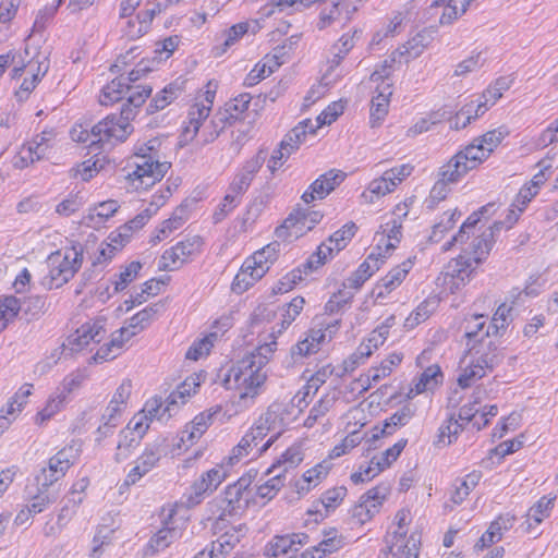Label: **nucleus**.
<instances>
[{
	"instance_id": "obj_19",
	"label": "nucleus",
	"mask_w": 558,
	"mask_h": 558,
	"mask_svg": "<svg viewBox=\"0 0 558 558\" xmlns=\"http://www.w3.org/2000/svg\"><path fill=\"white\" fill-rule=\"evenodd\" d=\"M278 255L279 243L270 242L247 256L241 266L246 269L256 281H259L277 260Z\"/></svg>"
},
{
	"instance_id": "obj_50",
	"label": "nucleus",
	"mask_w": 558,
	"mask_h": 558,
	"mask_svg": "<svg viewBox=\"0 0 558 558\" xmlns=\"http://www.w3.org/2000/svg\"><path fill=\"white\" fill-rule=\"evenodd\" d=\"M22 302L14 295L0 296V331L5 330L20 315Z\"/></svg>"
},
{
	"instance_id": "obj_36",
	"label": "nucleus",
	"mask_w": 558,
	"mask_h": 558,
	"mask_svg": "<svg viewBox=\"0 0 558 558\" xmlns=\"http://www.w3.org/2000/svg\"><path fill=\"white\" fill-rule=\"evenodd\" d=\"M284 474H277L263 483L254 482V494L257 501V509L265 507L274 500L284 486Z\"/></svg>"
},
{
	"instance_id": "obj_15",
	"label": "nucleus",
	"mask_w": 558,
	"mask_h": 558,
	"mask_svg": "<svg viewBox=\"0 0 558 558\" xmlns=\"http://www.w3.org/2000/svg\"><path fill=\"white\" fill-rule=\"evenodd\" d=\"M323 219L318 210L295 208L283 222L276 228V236L284 242H292L313 230Z\"/></svg>"
},
{
	"instance_id": "obj_20",
	"label": "nucleus",
	"mask_w": 558,
	"mask_h": 558,
	"mask_svg": "<svg viewBox=\"0 0 558 558\" xmlns=\"http://www.w3.org/2000/svg\"><path fill=\"white\" fill-rule=\"evenodd\" d=\"M283 64V52L281 49H274L264 54L247 72L243 80L245 87H254L262 81L274 74Z\"/></svg>"
},
{
	"instance_id": "obj_2",
	"label": "nucleus",
	"mask_w": 558,
	"mask_h": 558,
	"mask_svg": "<svg viewBox=\"0 0 558 558\" xmlns=\"http://www.w3.org/2000/svg\"><path fill=\"white\" fill-rule=\"evenodd\" d=\"M108 338L105 317H94L82 323L66 338V345L74 352H94L93 359L97 363L113 360L120 354L123 339Z\"/></svg>"
},
{
	"instance_id": "obj_44",
	"label": "nucleus",
	"mask_w": 558,
	"mask_h": 558,
	"mask_svg": "<svg viewBox=\"0 0 558 558\" xmlns=\"http://www.w3.org/2000/svg\"><path fill=\"white\" fill-rule=\"evenodd\" d=\"M132 387V380L129 378L123 379L117 387L106 408L109 420L120 415L126 409L128 401L131 397Z\"/></svg>"
},
{
	"instance_id": "obj_43",
	"label": "nucleus",
	"mask_w": 558,
	"mask_h": 558,
	"mask_svg": "<svg viewBox=\"0 0 558 558\" xmlns=\"http://www.w3.org/2000/svg\"><path fill=\"white\" fill-rule=\"evenodd\" d=\"M252 101V95L250 93L243 92L231 99H229L225 104V120L229 124H233L235 122L242 121L245 117V113L248 110L250 104Z\"/></svg>"
},
{
	"instance_id": "obj_31",
	"label": "nucleus",
	"mask_w": 558,
	"mask_h": 558,
	"mask_svg": "<svg viewBox=\"0 0 558 558\" xmlns=\"http://www.w3.org/2000/svg\"><path fill=\"white\" fill-rule=\"evenodd\" d=\"M221 410L220 405H215L196 414L182 428V432L186 435V439L192 440L193 444L196 445L213 424L214 417L219 414Z\"/></svg>"
},
{
	"instance_id": "obj_4",
	"label": "nucleus",
	"mask_w": 558,
	"mask_h": 558,
	"mask_svg": "<svg viewBox=\"0 0 558 558\" xmlns=\"http://www.w3.org/2000/svg\"><path fill=\"white\" fill-rule=\"evenodd\" d=\"M218 88L219 82L217 80H208L192 98L186 118L181 125L179 136L181 145L191 143L197 136L199 129L210 116Z\"/></svg>"
},
{
	"instance_id": "obj_26",
	"label": "nucleus",
	"mask_w": 558,
	"mask_h": 558,
	"mask_svg": "<svg viewBox=\"0 0 558 558\" xmlns=\"http://www.w3.org/2000/svg\"><path fill=\"white\" fill-rule=\"evenodd\" d=\"M384 504V489L377 485L366 490L354 507L353 517L361 523L372 520L379 514Z\"/></svg>"
},
{
	"instance_id": "obj_42",
	"label": "nucleus",
	"mask_w": 558,
	"mask_h": 558,
	"mask_svg": "<svg viewBox=\"0 0 558 558\" xmlns=\"http://www.w3.org/2000/svg\"><path fill=\"white\" fill-rule=\"evenodd\" d=\"M143 266L140 260H131L121 265L111 281L113 291L122 292L126 290L141 276Z\"/></svg>"
},
{
	"instance_id": "obj_30",
	"label": "nucleus",
	"mask_w": 558,
	"mask_h": 558,
	"mask_svg": "<svg viewBox=\"0 0 558 558\" xmlns=\"http://www.w3.org/2000/svg\"><path fill=\"white\" fill-rule=\"evenodd\" d=\"M469 353L471 355L469 363L472 366H481L484 375H486L487 372H492L501 362L498 348L490 340L486 343H482L478 348L476 344H472Z\"/></svg>"
},
{
	"instance_id": "obj_40",
	"label": "nucleus",
	"mask_w": 558,
	"mask_h": 558,
	"mask_svg": "<svg viewBox=\"0 0 558 558\" xmlns=\"http://www.w3.org/2000/svg\"><path fill=\"white\" fill-rule=\"evenodd\" d=\"M395 542L389 546L386 558H418L417 539L411 535L405 537V532H395Z\"/></svg>"
},
{
	"instance_id": "obj_51",
	"label": "nucleus",
	"mask_w": 558,
	"mask_h": 558,
	"mask_svg": "<svg viewBox=\"0 0 558 558\" xmlns=\"http://www.w3.org/2000/svg\"><path fill=\"white\" fill-rule=\"evenodd\" d=\"M482 478L480 471H473L465 477L457 480L454 483V490L451 495V501L456 505L462 504L470 493L477 486Z\"/></svg>"
},
{
	"instance_id": "obj_41",
	"label": "nucleus",
	"mask_w": 558,
	"mask_h": 558,
	"mask_svg": "<svg viewBox=\"0 0 558 558\" xmlns=\"http://www.w3.org/2000/svg\"><path fill=\"white\" fill-rule=\"evenodd\" d=\"M442 378L444 375L439 365L434 364L428 366L414 383V387L409 389V392L405 395V399H411L413 396L434 389L436 386L441 384Z\"/></svg>"
},
{
	"instance_id": "obj_5",
	"label": "nucleus",
	"mask_w": 558,
	"mask_h": 558,
	"mask_svg": "<svg viewBox=\"0 0 558 558\" xmlns=\"http://www.w3.org/2000/svg\"><path fill=\"white\" fill-rule=\"evenodd\" d=\"M258 476V470L255 468L245 471L236 481L228 484L223 489V508L219 520L227 517L242 514L250 508L257 509V501L254 494V482Z\"/></svg>"
},
{
	"instance_id": "obj_64",
	"label": "nucleus",
	"mask_w": 558,
	"mask_h": 558,
	"mask_svg": "<svg viewBox=\"0 0 558 558\" xmlns=\"http://www.w3.org/2000/svg\"><path fill=\"white\" fill-rule=\"evenodd\" d=\"M470 171V167L463 162L456 154L446 165H444L438 172V177L450 183L458 182L463 175Z\"/></svg>"
},
{
	"instance_id": "obj_13",
	"label": "nucleus",
	"mask_w": 558,
	"mask_h": 558,
	"mask_svg": "<svg viewBox=\"0 0 558 558\" xmlns=\"http://www.w3.org/2000/svg\"><path fill=\"white\" fill-rule=\"evenodd\" d=\"M357 231V226L349 221L335 231L325 242L320 243L316 251L308 257L305 268L316 270L332 259L340 251L345 248Z\"/></svg>"
},
{
	"instance_id": "obj_32",
	"label": "nucleus",
	"mask_w": 558,
	"mask_h": 558,
	"mask_svg": "<svg viewBox=\"0 0 558 558\" xmlns=\"http://www.w3.org/2000/svg\"><path fill=\"white\" fill-rule=\"evenodd\" d=\"M221 410L220 405H215L196 414L182 428V432L186 435V439L192 440L193 444L196 445L213 424L214 417L219 414Z\"/></svg>"
},
{
	"instance_id": "obj_34",
	"label": "nucleus",
	"mask_w": 558,
	"mask_h": 558,
	"mask_svg": "<svg viewBox=\"0 0 558 558\" xmlns=\"http://www.w3.org/2000/svg\"><path fill=\"white\" fill-rule=\"evenodd\" d=\"M206 373L204 371L195 372L187 377L173 390L167 398V409L171 405L185 404L195 396L204 383Z\"/></svg>"
},
{
	"instance_id": "obj_48",
	"label": "nucleus",
	"mask_w": 558,
	"mask_h": 558,
	"mask_svg": "<svg viewBox=\"0 0 558 558\" xmlns=\"http://www.w3.org/2000/svg\"><path fill=\"white\" fill-rule=\"evenodd\" d=\"M356 31L352 33H345L341 35V37L333 44L331 47V58L327 60V65L329 71H333L343 59L349 54V52L354 47V37Z\"/></svg>"
},
{
	"instance_id": "obj_17",
	"label": "nucleus",
	"mask_w": 558,
	"mask_h": 558,
	"mask_svg": "<svg viewBox=\"0 0 558 558\" xmlns=\"http://www.w3.org/2000/svg\"><path fill=\"white\" fill-rule=\"evenodd\" d=\"M161 407V397H153L147 400L144 409L133 415L125 428L121 430V436L124 440H128L129 436H132V445H140L153 418L158 416Z\"/></svg>"
},
{
	"instance_id": "obj_6",
	"label": "nucleus",
	"mask_w": 558,
	"mask_h": 558,
	"mask_svg": "<svg viewBox=\"0 0 558 558\" xmlns=\"http://www.w3.org/2000/svg\"><path fill=\"white\" fill-rule=\"evenodd\" d=\"M48 70L49 64L46 58L36 56L25 60L17 52V59L10 72V77L16 85L13 93L14 97L19 101L27 100Z\"/></svg>"
},
{
	"instance_id": "obj_9",
	"label": "nucleus",
	"mask_w": 558,
	"mask_h": 558,
	"mask_svg": "<svg viewBox=\"0 0 558 558\" xmlns=\"http://www.w3.org/2000/svg\"><path fill=\"white\" fill-rule=\"evenodd\" d=\"M178 508L177 502L162 508V512L167 511V515L162 520L161 527L153 534L143 547L144 557H151L163 551L183 536L189 520L186 518H178Z\"/></svg>"
},
{
	"instance_id": "obj_35",
	"label": "nucleus",
	"mask_w": 558,
	"mask_h": 558,
	"mask_svg": "<svg viewBox=\"0 0 558 558\" xmlns=\"http://www.w3.org/2000/svg\"><path fill=\"white\" fill-rule=\"evenodd\" d=\"M160 9H147L138 12L135 16L126 17L128 21L122 28V34L130 40H136L146 35L150 29L156 14Z\"/></svg>"
},
{
	"instance_id": "obj_53",
	"label": "nucleus",
	"mask_w": 558,
	"mask_h": 558,
	"mask_svg": "<svg viewBox=\"0 0 558 558\" xmlns=\"http://www.w3.org/2000/svg\"><path fill=\"white\" fill-rule=\"evenodd\" d=\"M311 271L308 268L296 267L284 274L272 287V294H286L292 291L300 282L303 281L304 275Z\"/></svg>"
},
{
	"instance_id": "obj_7",
	"label": "nucleus",
	"mask_w": 558,
	"mask_h": 558,
	"mask_svg": "<svg viewBox=\"0 0 558 558\" xmlns=\"http://www.w3.org/2000/svg\"><path fill=\"white\" fill-rule=\"evenodd\" d=\"M270 427L267 421L258 420L241 437L238 444L231 449L227 457V465L233 466L241 462H247L259 458L275 442V437L267 439L262 446L264 439L269 434Z\"/></svg>"
},
{
	"instance_id": "obj_52",
	"label": "nucleus",
	"mask_w": 558,
	"mask_h": 558,
	"mask_svg": "<svg viewBox=\"0 0 558 558\" xmlns=\"http://www.w3.org/2000/svg\"><path fill=\"white\" fill-rule=\"evenodd\" d=\"M34 385L26 383L23 384L15 393L9 400L5 408V415L11 418H15L25 408L28 402L29 396L33 393Z\"/></svg>"
},
{
	"instance_id": "obj_3",
	"label": "nucleus",
	"mask_w": 558,
	"mask_h": 558,
	"mask_svg": "<svg viewBox=\"0 0 558 558\" xmlns=\"http://www.w3.org/2000/svg\"><path fill=\"white\" fill-rule=\"evenodd\" d=\"M83 260V244L76 240H70L65 246L47 256V274L43 278V286L49 290L63 287L80 271Z\"/></svg>"
},
{
	"instance_id": "obj_29",
	"label": "nucleus",
	"mask_w": 558,
	"mask_h": 558,
	"mask_svg": "<svg viewBox=\"0 0 558 558\" xmlns=\"http://www.w3.org/2000/svg\"><path fill=\"white\" fill-rule=\"evenodd\" d=\"M135 82L128 75L121 74L108 82L99 93V104L105 107H111L128 95L133 88Z\"/></svg>"
},
{
	"instance_id": "obj_8",
	"label": "nucleus",
	"mask_w": 558,
	"mask_h": 558,
	"mask_svg": "<svg viewBox=\"0 0 558 558\" xmlns=\"http://www.w3.org/2000/svg\"><path fill=\"white\" fill-rule=\"evenodd\" d=\"M136 112L130 106H122L119 112L110 113L92 126V144H117L133 133L132 121Z\"/></svg>"
},
{
	"instance_id": "obj_11",
	"label": "nucleus",
	"mask_w": 558,
	"mask_h": 558,
	"mask_svg": "<svg viewBox=\"0 0 558 558\" xmlns=\"http://www.w3.org/2000/svg\"><path fill=\"white\" fill-rule=\"evenodd\" d=\"M204 241L201 236L185 238L172 246L166 248L158 258L157 268L159 271L172 272L182 268L201 255Z\"/></svg>"
},
{
	"instance_id": "obj_58",
	"label": "nucleus",
	"mask_w": 558,
	"mask_h": 558,
	"mask_svg": "<svg viewBox=\"0 0 558 558\" xmlns=\"http://www.w3.org/2000/svg\"><path fill=\"white\" fill-rule=\"evenodd\" d=\"M349 105L348 98H340L331 101L322 112L316 117L317 126L331 125L336 122L347 110Z\"/></svg>"
},
{
	"instance_id": "obj_60",
	"label": "nucleus",
	"mask_w": 558,
	"mask_h": 558,
	"mask_svg": "<svg viewBox=\"0 0 558 558\" xmlns=\"http://www.w3.org/2000/svg\"><path fill=\"white\" fill-rule=\"evenodd\" d=\"M497 230L494 226L486 229L480 236L473 242L474 256L473 260L475 264H480L490 252L494 243Z\"/></svg>"
},
{
	"instance_id": "obj_33",
	"label": "nucleus",
	"mask_w": 558,
	"mask_h": 558,
	"mask_svg": "<svg viewBox=\"0 0 558 558\" xmlns=\"http://www.w3.org/2000/svg\"><path fill=\"white\" fill-rule=\"evenodd\" d=\"M221 410L220 405H215L196 414L182 428V432L186 435V439L192 440L193 444L196 445L213 424L214 417L219 414Z\"/></svg>"
},
{
	"instance_id": "obj_49",
	"label": "nucleus",
	"mask_w": 558,
	"mask_h": 558,
	"mask_svg": "<svg viewBox=\"0 0 558 558\" xmlns=\"http://www.w3.org/2000/svg\"><path fill=\"white\" fill-rule=\"evenodd\" d=\"M470 4V0H433L432 3L434 7L444 5V12L439 19V22L442 25L451 24L463 15Z\"/></svg>"
},
{
	"instance_id": "obj_18",
	"label": "nucleus",
	"mask_w": 558,
	"mask_h": 558,
	"mask_svg": "<svg viewBox=\"0 0 558 558\" xmlns=\"http://www.w3.org/2000/svg\"><path fill=\"white\" fill-rule=\"evenodd\" d=\"M331 469L332 464L327 459L307 468L298 478L291 482L290 488L292 493L298 498L305 497L326 481Z\"/></svg>"
},
{
	"instance_id": "obj_45",
	"label": "nucleus",
	"mask_w": 558,
	"mask_h": 558,
	"mask_svg": "<svg viewBox=\"0 0 558 558\" xmlns=\"http://www.w3.org/2000/svg\"><path fill=\"white\" fill-rule=\"evenodd\" d=\"M384 456H373L366 464H361L359 469L351 473L350 481L355 484H364L373 481L384 470Z\"/></svg>"
},
{
	"instance_id": "obj_25",
	"label": "nucleus",
	"mask_w": 558,
	"mask_h": 558,
	"mask_svg": "<svg viewBox=\"0 0 558 558\" xmlns=\"http://www.w3.org/2000/svg\"><path fill=\"white\" fill-rule=\"evenodd\" d=\"M322 536V541L303 550L300 558H326L340 550L344 545V538L336 527L324 529Z\"/></svg>"
},
{
	"instance_id": "obj_1",
	"label": "nucleus",
	"mask_w": 558,
	"mask_h": 558,
	"mask_svg": "<svg viewBox=\"0 0 558 558\" xmlns=\"http://www.w3.org/2000/svg\"><path fill=\"white\" fill-rule=\"evenodd\" d=\"M277 349V336L271 332L268 341L259 342L227 371L222 379L223 387L232 391L240 407L248 408L253 405L266 390L269 377L267 365L272 360Z\"/></svg>"
},
{
	"instance_id": "obj_22",
	"label": "nucleus",
	"mask_w": 558,
	"mask_h": 558,
	"mask_svg": "<svg viewBox=\"0 0 558 558\" xmlns=\"http://www.w3.org/2000/svg\"><path fill=\"white\" fill-rule=\"evenodd\" d=\"M308 542L310 536L304 532L275 535L266 543L264 555L269 558H278L291 551H296Z\"/></svg>"
},
{
	"instance_id": "obj_59",
	"label": "nucleus",
	"mask_w": 558,
	"mask_h": 558,
	"mask_svg": "<svg viewBox=\"0 0 558 558\" xmlns=\"http://www.w3.org/2000/svg\"><path fill=\"white\" fill-rule=\"evenodd\" d=\"M362 439L363 437L360 432H350L328 451V456L326 459L330 462V460H335L345 454H349L354 448H356L362 442Z\"/></svg>"
},
{
	"instance_id": "obj_39",
	"label": "nucleus",
	"mask_w": 558,
	"mask_h": 558,
	"mask_svg": "<svg viewBox=\"0 0 558 558\" xmlns=\"http://www.w3.org/2000/svg\"><path fill=\"white\" fill-rule=\"evenodd\" d=\"M108 163L105 155L96 154L90 158L76 163L70 171L71 177L75 180L88 182L95 178Z\"/></svg>"
},
{
	"instance_id": "obj_37",
	"label": "nucleus",
	"mask_w": 558,
	"mask_h": 558,
	"mask_svg": "<svg viewBox=\"0 0 558 558\" xmlns=\"http://www.w3.org/2000/svg\"><path fill=\"white\" fill-rule=\"evenodd\" d=\"M304 460V453L300 445H292L282 451L265 471V475L272 474L276 470H282L284 474L298 468Z\"/></svg>"
},
{
	"instance_id": "obj_54",
	"label": "nucleus",
	"mask_w": 558,
	"mask_h": 558,
	"mask_svg": "<svg viewBox=\"0 0 558 558\" xmlns=\"http://www.w3.org/2000/svg\"><path fill=\"white\" fill-rule=\"evenodd\" d=\"M305 304V299L302 295H296L282 306L279 333L288 329L295 322L303 312Z\"/></svg>"
},
{
	"instance_id": "obj_55",
	"label": "nucleus",
	"mask_w": 558,
	"mask_h": 558,
	"mask_svg": "<svg viewBox=\"0 0 558 558\" xmlns=\"http://www.w3.org/2000/svg\"><path fill=\"white\" fill-rule=\"evenodd\" d=\"M433 40L434 31L424 28L403 44L404 52H408V58L415 59L424 52Z\"/></svg>"
},
{
	"instance_id": "obj_12",
	"label": "nucleus",
	"mask_w": 558,
	"mask_h": 558,
	"mask_svg": "<svg viewBox=\"0 0 558 558\" xmlns=\"http://www.w3.org/2000/svg\"><path fill=\"white\" fill-rule=\"evenodd\" d=\"M229 477V471L223 463H216L213 468L202 472L192 482L184 494V502L187 508L201 505L206 497L213 495L219 486Z\"/></svg>"
},
{
	"instance_id": "obj_56",
	"label": "nucleus",
	"mask_w": 558,
	"mask_h": 558,
	"mask_svg": "<svg viewBox=\"0 0 558 558\" xmlns=\"http://www.w3.org/2000/svg\"><path fill=\"white\" fill-rule=\"evenodd\" d=\"M258 170V165L256 162H246L245 166L239 171L233 181L229 185V191L231 194L239 197L243 194L251 184V181L254 174Z\"/></svg>"
},
{
	"instance_id": "obj_24",
	"label": "nucleus",
	"mask_w": 558,
	"mask_h": 558,
	"mask_svg": "<svg viewBox=\"0 0 558 558\" xmlns=\"http://www.w3.org/2000/svg\"><path fill=\"white\" fill-rule=\"evenodd\" d=\"M366 88L371 93L368 124L378 129L384 121V76L374 72L366 82Z\"/></svg>"
},
{
	"instance_id": "obj_62",
	"label": "nucleus",
	"mask_w": 558,
	"mask_h": 558,
	"mask_svg": "<svg viewBox=\"0 0 558 558\" xmlns=\"http://www.w3.org/2000/svg\"><path fill=\"white\" fill-rule=\"evenodd\" d=\"M246 530L247 527L245 524L231 526L217 539V542L211 545L216 546L218 555L221 556L226 548L227 550H230L240 543Z\"/></svg>"
},
{
	"instance_id": "obj_46",
	"label": "nucleus",
	"mask_w": 558,
	"mask_h": 558,
	"mask_svg": "<svg viewBox=\"0 0 558 558\" xmlns=\"http://www.w3.org/2000/svg\"><path fill=\"white\" fill-rule=\"evenodd\" d=\"M63 395H58L56 391L49 396L45 405L33 417L34 424L37 426L46 425L52 417L62 411L66 404Z\"/></svg>"
},
{
	"instance_id": "obj_47",
	"label": "nucleus",
	"mask_w": 558,
	"mask_h": 558,
	"mask_svg": "<svg viewBox=\"0 0 558 558\" xmlns=\"http://www.w3.org/2000/svg\"><path fill=\"white\" fill-rule=\"evenodd\" d=\"M184 82H172L165 86L159 93L155 95L148 106V112L155 113L159 110L165 109L169 106L174 99L178 98L180 93L184 88Z\"/></svg>"
},
{
	"instance_id": "obj_38",
	"label": "nucleus",
	"mask_w": 558,
	"mask_h": 558,
	"mask_svg": "<svg viewBox=\"0 0 558 558\" xmlns=\"http://www.w3.org/2000/svg\"><path fill=\"white\" fill-rule=\"evenodd\" d=\"M403 398L405 401L404 404L401 405L397 411L390 414L388 418H386V435L391 434L397 427L405 425L414 414V410L412 409L409 399H405V396L398 395L391 396L387 401L386 405L390 409L395 407L399 401V398ZM388 409H386V412Z\"/></svg>"
},
{
	"instance_id": "obj_21",
	"label": "nucleus",
	"mask_w": 558,
	"mask_h": 558,
	"mask_svg": "<svg viewBox=\"0 0 558 558\" xmlns=\"http://www.w3.org/2000/svg\"><path fill=\"white\" fill-rule=\"evenodd\" d=\"M151 214L148 209L137 214L129 221L120 225L113 229L107 236L109 242L112 244L113 250L119 253L131 242L133 236L142 230L145 225L149 221Z\"/></svg>"
},
{
	"instance_id": "obj_63",
	"label": "nucleus",
	"mask_w": 558,
	"mask_h": 558,
	"mask_svg": "<svg viewBox=\"0 0 558 558\" xmlns=\"http://www.w3.org/2000/svg\"><path fill=\"white\" fill-rule=\"evenodd\" d=\"M459 158L470 167V170L476 168L481 162L488 158L489 154L480 142L473 141L464 149L457 153Z\"/></svg>"
},
{
	"instance_id": "obj_23",
	"label": "nucleus",
	"mask_w": 558,
	"mask_h": 558,
	"mask_svg": "<svg viewBox=\"0 0 558 558\" xmlns=\"http://www.w3.org/2000/svg\"><path fill=\"white\" fill-rule=\"evenodd\" d=\"M347 173L338 170L330 169L327 172L320 174L302 194V199L305 203H311L315 199H323L329 195L338 185H340Z\"/></svg>"
},
{
	"instance_id": "obj_14",
	"label": "nucleus",
	"mask_w": 558,
	"mask_h": 558,
	"mask_svg": "<svg viewBox=\"0 0 558 558\" xmlns=\"http://www.w3.org/2000/svg\"><path fill=\"white\" fill-rule=\"evenodd\" d=\"M167 440V437L160 436L153 442L145 446L144 450L136 458L134 465L126 473L123 483L120 486V492H124L131 486L137 484L146 474L158 466L163 454Z\"/></svg>"
},
{
	"instance_id": "obj_10",
	"label": "nucleus",
	"mask_w": 558,
	"mask_h": 558,
	"mask_svg": "<svg viewBox=\"0 0 558 558\" xmlns=\"http://www.w3.org/2000/svg\"><path fill=\"white\" fill-rule=\"evenodd\" d=\"M170 168L171 163L168 161L154 158L138 159L131 166L124 179L134 191H148L166 177Z\"/></svg>"
},
{
	"instance_id": "obj_16",
	"label": "nucleus",
	"mask_w": 558,
	"mask_h": 558,
	"mask_svg": "<svg viewBox=\"0 0 558 558\" xmlns=\"http://www.w3.org/2000/svg\"><path fill=\"white\" fill-rule=\"evenodd\" d=\"M78 450L73 445H66L48 459L47 466L36 476L40 487L47 490L61 481L77 460Z\"/></svg>"
},
{
	"instance_id": "obj_27",
	"label": "nucleus",
	"mask_w": 558,
	"mask_h": 558,
	"mask_svg": "<svg viewBox=\"0 0 558 558\" xmlns=\"http://www.w3.org/2000/svg\"><path fill=\"white\" fill-rule=\"evenodd\" d=\"M161 308L162 304L158 302L151 303L136 312L128 319L126 325L120 329L118 339H123L124 333L128 337L135 336L148 328L158 318Z\"/></svg>"
},
{
	"instance_id": "obj_61",
	"label": "nucleus",
	"mask_w": 558,
	"mask_h": 558,
	"mask_svg": "<svg viewBox=\"0 0 558 558\" xmlns=\"http://www.w3.org/2000/svg\"><path fill=\"white\" fill-rule=\"evenodd\" d=\"M183 225V220L179 216L170 217L163 220L151 233L149 238V244L155 246L167 239H169L174 231L180 229Z\"/></svg>"
},
{
	"instance_id": "obj_28",
	"label": "nucleus",
	"mask_w": 558,
	"mask_h": 558,
	"mask_svg": "<svg viewBox=\"0 0 558 558\" xmlns=\"http://www.w3.org/2000/svg\"><path fill=\"white\" fill-rule=\"evenodd\" d=\"M120 208V203L112 198L96 203L88 208L86 215L83 217V223L95 230L105 228Z\"/></svg>"
},
{
	"instance_id": "obj_57",
	"label": "nucleus",
	"mask_w": 558,
	"mask_h": 558,
	"mask_svg": "<svg viewBox=\"0 0 558 558\" xmlns=\"http://www.w3.org/2000/svg\"><path fill=\"white\" fill-rule=\"evenodd\" d=\"M323 343L324 333L316 331L315 329H310L306 337L296 342L293 353L299 356L306 357L317 353Z\"/></svg>"
}]
</instances>
